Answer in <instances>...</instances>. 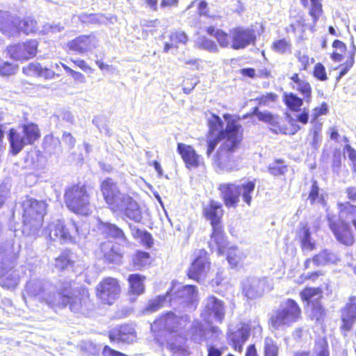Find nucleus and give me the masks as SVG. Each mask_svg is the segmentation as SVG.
Wrapping results in <instances>:
<instances>
[{
	"label": "nucleus",
	"instance_id": "1",
	"mask_svg": "<svg viewBox=\"0 0 356 356\" xmlns=\"http://www.w3.org/2000/svg\"><path fill=\"white\" fill-rule=\"evenodd\" d=\"M229 114H225L227 120L226 127L221 118L212 114L208 119L209 131L207 136V155L209 156L220 141L224 140L214 156L215 164L224 170H232L236 167L235 161L232 154L238 147L243 139L242 127L235 121L230 120Z\"/></svg>",
	"mask_w": 356,
	"mask_h": 356
},
{
	"label": "nucleus",
	"instance_id": "2",
	"mask_svg": "<svg viewBox=\"0 0 356 356\" xmlns=\"http://www.w3.org/2000/svg\"><path fill=\"white\" fill-rule=\"evenodd\" d=\"M104 198L114 212H120L129 219L139 222L142 213L138 203L128 194L121 193L117 184L111 178L105 179L101 185Z\"/></svg>",
	"mask_w": 356,
	"mask_h": 356
},
{
	"label": "nucleus",
	"instance_id": "3",
	"mask_svg": "<svg viewBox=\"0 0 356 356\" xmlns=\"http://www.w3.org/2000/svg\"><path fill=\"white\" fill-rule=\"evenodd\" d=\"M49 302L51 305V309L56 312L69 306L74 313H81L90 302L89 293L85 288L75 289L71 282L65 281L60 282L58 286L56 299Z\"/></svg>",
	"mask_w": 356,
	"mask_h": 356
},
{
	"label": "nucleus",
	"instance_id": "4",
	"mask_svg": "<svg viewBox=\"0 0 356 356\" xmlns=\"http://www.w3.org/2000/svg\"><path fill=\"white\" fill-rule=\"evenodd\" d=\"M339 207L340 209L339 224H337V219L334 215L327 213L330 227L339 242L346 245H351L354 242V236L346 220L349 215L356 213V207L348 202L339 204Z\"/></svg>",
	"mask_w": 356,
	"mask_h": 356
},
{
	"label": "nucleus",
	"instance_id": "5",
	"mask_svg": "<svg viewBox=\"0 0 356 356\" xmlns=\"http://www.w3.org/2000/svg\"><path fill=\"white\" fill-rule=\"evenodd\" d=\"M23 209V232L36 235L43 222L46 204L32 198H26L22 204Z\"/></svg>",
	"mask_w": 356,
	"mask_h": 356
},
{
	"label": "nucleus",
	"instance_id": "6",
	"mask_svg": "<svg viewBox=\"0 0 356 356\" xmlns=\"http://www.w3.org/2000/svg\"><path fill=\"white\" fill-rule=\"evenodd\" d=\"M301 318V309L293 299L283 301L280 307L272 314L270 322L272 328L284 330L298 322Z\"/></svg>",
	"mask_w": 356,
	"mask_h": 356
},
{
	"label": "nucleus",
	"instance_id": "7",
	"mask_svg": "<svg viewBox=\"0 0 356 356\" xmlns=\"http://www.w3.org/2000/svg\"><path fill=\"white\" fill-rule=\"evenodd\" d=\"M65 202L67 208L76 214L87 216L92 212L93 207L84 185L77 184L67 188Z\"/></svg>",
	"mask_w": 356,
	"mask_h": 356
},
{
	"label": "nucleus",
	"instance_id": "8",
	"mask_svg": "<svg viewBox=\"0 0 356 356\" xmlns=\"http://www.w3.org/2000/svg\"><path fill=\"white\" fill-rule=\"evenodd\" d=\"M47 231L52 241L76 243L81 237H86V233L79 230L74 220H70L67 224L61 220H54L49 225Z\"/></svg>",
	"mask_w": 356,
	"mask_h": 356
},
{
	"label": "nucleus",
	"instance_id": "9",
	"mask_svg": "<svg viewBox=\"0 0 356 356\" xmlns=\"http://www.w3.org/2000/svg\"><path fill=\"white\" fill-rule=\"evenodd\" d=\"M188 320L186 315L179 317L172 312H169L157 318L151 325V330L155 339L160 341V337L165 335V332H178L185 327Z\"/></svg>",
	"mask_w": 356,
	"mask_h": 356
},
{
	"label": "nucleus",
	"instance_id": "10",
	"mask_svg": "<svg viewBox=\"0 0 356 356\" xmlns=\"http://www.w3.org/2000/svg\"><path fill=\"white\" fill-rule=\"evenodd\" d=\"M58 289V286H55L48 281L33 280L27 282L23 298L26 302L25 296L27 295L41 302H44L51 308L49 301L56 299Z\"/></svg>",
	"mask_w": 356,
	"mask_h": 356
},
{
	"label": "nucleus",
	"instance_id": "11",
	"mask_svg": "<svg viewBox=\"0 0 356 356\" xmlns=\"http://www.w3.org/2000/svg\"><path fill=\"white\" fill-rule=\"evenodd\" d=\"M197 291L193 285H183L181 283L173 282L172 287L168 291L170 302H179L186 305L190 309H194V303L197 301Z\"/></svg>",
	"mask_w": 356,
	"mask_h": 356
},
{
	"label": "nucleus",
	"instance_id": "12",
	"mask_svg": "<svg viewBox=\"0 0 356 356\" xmlns=\"http://www.w3.org/2000/svg\"><path fill=\"white\" fill-rule=\"evenodd\" d=\"M202 317L208 323H222L225 316L226 307L220 299L209 296L203 302Z\"/></svg>",
	"mask_w": 356,
	"mask_h": 356
},
{
	"label": "nucleus",
	"instance_id": "13",
	"mask_svg": "<svg viewBox=\"0 0 356 356\" xmlns=\"http://www.w3.org/2000/svg\"><path fill=\"white\" fill-rule=\"evenodd\" d=\"M96 292L103 303L112 305L119 297L120 286L116 279L106 277L97 286Z\"/></svg>",
	"mask_w": 356,
	"mask_h": 356
},
{
	"label": "nucleus",
	"instance_id": "14",
	"mask_svg": "<svg viewBox=\"0 0 356 356\" xmlns=\"http://www.w3.org/2000/svg\"><path fill=\"white\" fill-rule=\"evenodd\" d=\"M14 261L0 253V285L8 289L15 288L19 283V275L14 270Z\"/></svg>",
	"mask_w": 356,
	"mask_h": 356
},
{
	"label": "nucleus",
	"instance_id": "15",
	"mask_svg": "<svg viewBox=\"0 0 356 356\" xmlns=\"http://www.w3.org/2000/svg\"><path fill=\"white\" fill-rule=\"evenodd\" d=\"M38 42L31 40L22 43L10 45L7 51L10 56L16 60L24 61L35 56Z\"/></svg>",
	"mask_w": 356,
	"mask_h": 356
},
{
	"label": "nucleus",
	"instance_id": "16",
	"mask_svg": "<svg viewBox=\"0 0 356 356\" xmlns=\"http://www.w3.org/2000/svg\"><path fill=\"white\" fill-rule=\"evenodd\" d=\"M243 293L248 299L261 297L265 292L271 290L272 286L266 279L246 278L242 283Z\"/></svg>",
	"mask_w": 356,
	"mask_h": 356
},
{
	"label": "nucleus",
	"instance_id": "17",
	"mask_svg": "<svg viewBox=\"0 0 356 356\" xmlns=\"http://www.w3.org/2000/svg\"><path fill=\"white\" fill-rule=\"evenodd\" d=\"M99 44V40L93 34L82 35L68 42L67 47L69 50L74 51L77 54H86L95 49Z\"/></svg>",
	"mask_w": 356,
	"mask_h": 356
},
{
	"label": "nucleus",
	"instance_id": "18",
	"mask_svg": "<svg viewBox=\"0 0 356 356\" xmlns=\"http://www.w3.org/2000/svg\"><path fill=\"white\" fill-rule=\"evenodd\" d=\"M229 38L232 40L231 48L241 49L253 43L256 35L254 31L252 29L237 27L229 31Z\"/></svg>",
	"mask_w": 356,
	"mask_h": 356
},
{
	"label": "nucleus",
	"instance_id": "19",
	"mask_svg": "<svg viewBox=\"0 0 356 356\" xmlns=\"http://www.w3.org/2000/svg\"><path fill=\"white\" fill-rule=\"evenodd\" d=\"M97 258L104 259L106 262L120 264L122 262L123 252L119 247L115 246L110 241H105L96 250Z\"/></svg>",
	"mask_w": 356,
	"mask_h": 356
},
{
	"label": "nucleus",
	"instance_id": "20",
	"mask_svg": "<svg viewBox=\"0 0 356 356\" xmlns=\"http://www.w3.org/2000/svg\"><path fill=\"white\" fill-rule=\"evenodd\" d=\"M210 269V261L205 251H200L188 270V276L197 282L203 280Z\"/></svg>",
	"mask_w": 356,
	"mask_h": 356
},
{
	"label": "nucleus",
	"instance_id": "21",
	"mask_svg": "<svg viewBox=\"0 0 356 356\" xmlns=\"http://www.w3.org/2000/svg\"><path fill=\"white\" fill-rule=\"evenodd\" d=\"M342 321L341 328L350 330L356 322V296H350L343 308L341 310Z\"/></svg>",
	"mask_w": 356,
	"mask_h": 356
},
{
	"label": "nucleus",
	"instance_id": "22",
	"mask_svg": "<svg viewBox=\"0 0 356 356\" xmlns=\"http://www.w3.org/2000/svg\"><path fill=\"white\" fill-rule=\"evenodd\" d=\"M213 228L209 246L212 252H216L218 255H222L227 250L228 242L225 238L222 226Z\"/></svg>",
	"mask_w": 356,
	"mask_h": 356
},
{
	"label": "nucleus",
	"instance_id": "23",
	"mask_svg": "<svg viewBox=\"0 0 356 356\" xmlns=\"http://www.w3.org/2000/svg\"><path fill=\"white\" fill-rule=\"evenodd\" d=\"M177 151L188 168H197L202 162L201 156L191 145L178 143Z\"/></svg>",
	"mask_w": 356,
	"mask_h": 356
},
{
	"label": "nucleus",
	"instance_id": "24",
	"mask_svg": "<svg viewBox=\"0 0 356 356\" xmlns=\"http://www.w3.org/2000/svg\"><path fill=\"white\" fill-rule=\"evenodd\" d=\"M225 206L235 208L239 202V188L234 184H222L219 186Z\"/></svg>",
	"mask_w": 356,
	"mask_h": 356
},
{
	"label": "nucleus",
	"instance_id": "25",
	"mask_svg": "<svg viewBox=\"0 0 356 356\" xmlns=\"http://www.w3.org/2000/svg\"><path fill=\"white\" fill-rule=\"evenodd\" d=\"M204 216L211 222L212 227H220V219L223 215L222 204L216 201L211 200L204 207Z\"/></svg>",
	"mask_w": 356,
	"mask_h": 356
},
{
	"label": "nucleus",
	"instance_id": "26",
	"mask_svg": "<svg viewBox=\"0 0 356 356\" xmlns=\"http://www.w3.org/2000/svg\"><path fill=\"white\" fill-rule=\"evenodd\" d=\"M109 338L111 341H122L129 343L136 340V335L134 329L131 326L124 325L118 329L112 330Z\"/></svg>",
	"mask_w": 356,
	"mask_h": 356
},
{
	"label": "nucleus",
	"instance_id": "27",
	"mask_svg": "<svg viewBox=\"0 0 356 356\" xmlns=\"http://www.w3.org/2000/svg\"><path fill=\"white\" fill-rule=\"evenodd\" d=\"M253 114L255 115L260 121L268 123L270 125V130L277 134H286V128L280 126V118L277 115H272L270 112L259 111L257 108H255Z\"/></svg>",
	"mask_w": 356,
	"mask_h": 356
},
{
	"label": "nucleus",
	"instance_id": "28",
	"mask_svg": "<svg viewBox=\"0 0 356 356\" xmlns=\"http://www.w3.org/2000/svg\"><path fill=\"white\" fill-rule=\"evenodd\" d=\"M249 337V329L243 325H240L236 330L229 331V339L232 343V347L235 351L241 353L243 345Z\"/></svg>",
	"mask_w": 356,
	"mask_h": 356
},
{
	"label": "nucleus",
	"instance_id": "29",
	"mask_svg": "<svg viewBox=\"0 0 356 356\" xmlns=\"http://www.w3.org/2000/svg\"><path fill=\"white\" fill-rule=\"evenodd\" d=\"M170 42L164 44L163 51L168 53L171 49H178L179 44L186 45L188 41V35L181 30L172 31L169 35Z\"/></svg>",
	"mask_w": 356,
	"mask_h": 356
},
{
	"label": "nucleus",
	"instance_id": "30",
	"mask_svg": "<svg viewBox=\"0 0 356 356\" xmlns=\"http://www.w3.org/2000/svg\"><path fill=\"white\" fill-rule=\"evenodd\" d=\"M248 254L247 250L236 246H231L227 250V260L232 268L236 267L243 262Z\"/></svg>",
	"mask_w": 356,
	"mask_h": 356
},
{
	"label": "nucleus",
	"instance_id": "31",
	"mask_svg": "<svg viewBox=\"0 0 356 356\" xmlns=\"http://www.w3.org/2000/svg\"><path fill=\"white\" fill-rule=\"evenodd\" d=\"M298 237L300 241L301 248L305 253L312 252L316 248V241L312 237L309 228L303 226L298 232Z\"/></svg>",
	"mask_w": 356,
	"mask_h": 356
},
{
	"label": "nucleus",
	"instance_id": "32",
	"mask_svg": "<svg viewBox=\"0 0 356 356\" xmlns=\"http://www.w3.org/2000/svg\"><path fill=\"white\" fill-rule=\"evenodd\" d=\"M9 141L10 143L11 152L13 154H17L26 145H29L26 142L22 132H17L14 129H10L9 133Z\"/></svg>",
	"mask_w": 356,
	"mask_h": 356
},
{
	"label": "nucleus",
	"instance_id": "33",
	"mask_svg": "<svg viewBox=\"0 0 356 356\" xmlns=\"http://www.w3.org/2000/svg\"><path fill=\"white\" fill-rule=\"evenodd\" d=\"M145 277L139 274H131L129 276V292L136 296H139L144 292V281Z\"/></svg>",
	"mask_w": 356,
	"mask_h": 356
},
{
	"label": "nucleus",
	"instance_id": "34",
	"mask_svg": "<svg viewBox=\"0 0 356 356\" xmlns=\"http://www.w3.org/2000/svg\"><path fill=\"white\" fill-rule=\"evenodd\" d=\"M99 229L104 234H106L107 236L118 239L121 241H125V236L123 232V231L117 227L114 224L111 223H101L99 225Z\"/></svg>",
	"mask_w": 356,
	"mask_h": 356
},
{
	"label": "nucleus",
	"instance_id": "35",
	"mask_svg": "<svg viewBox=\"0 0 356 356\" xmlns=\"http://www.w3.org/2000/svg\"><path fill=\"white\" fill-rule=\"evenodd\" d=\"M207 33L213 35L221 47H231L232 40L229 34H227L222 30L216 29L213 26H209L207 30Z\"/></svg>",
	"mask_w": 356,
	"mask_h": 356
},
{
	"label": "nucleus",
	"instance_id": "36",
	"mask_svg": "<svg viewBox=\"0 0 356 356\" xmlns=\"http://www.w3.org/2000/svg\"><path fill=\"white\" fill-rule=\"evenodd\" d=\"M337 255L327 250H325L312 258L313 263L317 266L334 264L338 261Z\"/></svg>",
	"mask_w": 356,
	"mask_h": 356
},
{
	"label": "nucleus",
	"instance_id": "37",
	"mask_svg": "<svg viewBox=\"0 0 356 356\" xmlns=\"http://www.w3.org/2000/svg\"><path fill=\"white\" fill-rule=\"evenodd\" d=\"M22 132L29 145H32L40 137L39 129L33 123L24 125Z\"/></svg>",
	"mask_w": 356,
	"mask_h": 356
},
{
	"label": "nucleus",
	"instance_id": "38",
	"mask_svg": "<svg viewBox=\"0 0 356 356\" xmlns=\"http://www.w3.org/2000/svg\"><path fill=\"white\" fill-rule=\"evenodd\" d=\"M190 335L195 342L200 343L207 339L206 330L202 324L196 321H193L191 327Z\"/></svg>",
	"mask_w": 356,
	"mask_h": 356
},
{
	"label": "nucleus",
	"instance_id": "39",
	"mask_svg": "<svg viewBox=\"0 0 356 356\" xmlns=\"http://www.w3.org/2000/svg\"><path fill=\"white\" fill-rule=\"evenodd\" d=\"M239 188V195H241L243 200L250 206L252 202V195L255 188L254 181H247L237 185Z\"/></svg>",
	"mask_w": 356,
	"mask_h": 356
},
{
	"label": "nucleus",
	"instance_id": "40",
	"mask_svg": "<svg viewBox=\"0 0 356 356\" xmlns=\"http://www.w3.org/2000/svg\"><path fill=\"white\" fill-rule=\"evenodd\" d=\"M356 54V46L352 42L350 49L348 50V60L340 65V72L339 78H341L350 70L355 63V56Z\"/></svg>",
	"mask_w": 356,
	"mask_h": 356
},
{
	"label": "nucleus",
	"instance_id": "41",
	"mask_svg": "<svg viewBox=\"0 0 356 356\" xmlns=\"http://www.w3.org/2000/svg\"><path fill=\"white\" fill-rule=\"evenodd\" d=\"M304 99L298 97L296 95L290 92L285 93L284 102L289 108L293 111H298L303 104Z\"/></svg>",
	"mask_w": 356,
	"mask_h": 356
},
{
	"label": "nucleus",
	"instance_id": "42",
	"mask_svg": "<svg viewBox=\"0 0 356 356\" xmlns=\"http://www.w3.org/2000/svg\"><path fill=\"white\" fill-rule=\"evenodd\" d=\"M23 72L27 76H46V73H51L47 69H42L37 63H32L23 67Z\"/></svg>",
	"mask_w": 356,
	"mask_h": 356
},
{
	"label": "nucleus",
	"instance_id": "43",
	"mask_svg": "<svg viewBox=\"0 0 356 356\" xmlns=\"http://www.w3.org/2000/svg\"><path fill=\"white\" fill-rule=\"evenodd\" d=\"M321 296V290L318 288H306L300 293V297L302 301H305L309 305L311 301L318 300Z\"/></svg>",
	"mask_w": 356,
	"mask_h": 356
},
{
	"label": "nucleus",
	"instance_id": "44",
	"mask_svg": "<svg viewBox=\"0 0 356 356\" xmlns=\"http://www.w3.org/2000/svg\"><path fill=\"white\" fill-rule=\"evenodd\" d=\"M151 262L149 254L145 252L138 251L134 258V266L136 270L148 266Z\"/></svg>",
	"mask_w": 356,
	"mask_h": 356
},
{
	"label": "nucleus",
	"instance_id": "45",
	"mask_svg": "<svg viewBox=\"0 0 356 356\" xmlns=\"http://www.w3.org/2000/svg\"><path fill=\"white\" fill-rule=\"evenodd\" d=\"M271 47L274 51L281 54L291 53V43L286 39L274 41Z\"/></svg>",
	"mask_w": 356,
	"mask_h": 356
},
{
	"label": "nucleus",
	"instance_id": "46",
	"mask_svg": "<svg viewBox=\"0 0 356 356\" xmlns=\"http://www.w3.org/2000/svg\"><path fill=\"white\" fill-rule=\"evenodd\" d=\"M293 89L298 90L303 97L304 100L307 103H309L312 100V88L310 84L305 79L296 86H293Z\"/></svg>",
	"mask_w": 356,
	"mask_h": 356
},
{
	"label": "nucleus",
	"instance_id": "47",
	"mask_svg": "<svg viewBox=\"0 0 356 356\" xmlns=\"http://www.w3.org/2000/svg\"><path fill=\"white\" fill-rule=\"evenodd\" d=\"M313 353L314 356H330L328 346L325 339H320L316 341Z\"/></svg>",
	"mask_w": 356,
	"mask_h": 356
},
{
	"label": "nucleus",
	"instance_id": "48",
	"mask_svg": "<svg viewBox=\"0 0 356 356\" xmlns=\"http://www.w3.org/2000/svg\"><path fill=\"white\" fill-rule=\"evenodd\" d=\"M321 1L322 0H310L311 8L309 14L313 18L314 24L318 20L323 13Z\"/></svg>",
	"mask_w": 356,
	"mask_h": 356
},
{
	"label": "nucleus",
	"instance_id": "49",
	"mask_svg": "<svg viewBox=\"0 0 356 356\" xmlns=\"http://www.w3.org/2000/svg\"><path fill=\"white\" fill-rule=\"evenodd\" d=\"M168 298H169V296H168L167 293L165 296H159L156 299L149 301L147 306L146 307V312H153L158 310L159 308L164 305V303L167 301Z\"/></svg>",
	"mask_w": 356,
	"mask_h": 356
},
{
	"label": "nucleus",
	"instance_id": "50",
	"mask_svg": "<svg viewBox=\"0 0 356 356\" xmlns=\"http://www.w3.org/2000/svg\"><path fill=\"white\" fill-rule=\"evenodd\" d=\"M309 316L312 320L320 321L324 315V309L318 302H312Z\"/></svg>",
	"mask_w": 356,
	"mask_h": 356
},
{
	"label": "nucleus",
	"instance_id": "51",
	"mask_svg": "<svg viewBox=\"0 0 356 356\" xmlns=\"http://www.w3.org/2000/svg\"><path fill=\"white\" fill-rule=\"evenodd\" d=\"M279 348L277 343L270 338L264 341V356H278Z\"/></svg>",
	"mask_w": 356,
	"mask_h": 356
},
{
	"label": "nucleus",
	"instance_id": "52",
	"mask_svg": "<svg viewBox=\"0 0 356 356\" xmlns=\"http://www.w3.org/2000/svg\"><path fill=\"white\" fill-rule=\"evenodd\" d=\"M197 43L200 47L210 52L216 53L218 51L216 44L205 37L198 38Z\"/></svg>",
	"mask_w": 356,
	"mask_h": 356
},
{
	"label": "nucleus",
	"instance_id": "53",
	"mask_svg": "<svg viewBox=\"0 0 356 356\" xmlns=\"http://www.w3.org/2000/svg\"><path fill=\"white\" fill-rule=\"evenodd\" d=\"M268 171L273 176L283 175L286 172L287 167L283 165L282 161L277 160L268 166Z\"/></svg>",
	"mask_w": 356,
	"mask_h": 356
},
{
	"label": "nucleus",
	"instance_id": "54",
	"mask_svg": "<svg viewBox=\"0 0 356 356\" xmlns=\"http://www.w3.org/2000/svg\"><path fill=\"white\" fill-rule=\"evenodd\" d=\"M308 200L310 201L311 204L316 202L321 203L323 202V197L319 195V188L316 181H314L312 186Z\"/></svg>",
	"mask_w": 356,
	"mask_h": 356
},
{
	"label": "nucleus",
	"instance_id": "55",
	"mask_svg": "<svg viewBox=\"0 0 356 356\" xmlns=\"http://www.w3.org/2000/svg\"><path fill=\"white\" fill-rule=\"evenodd\" d=\"M16 71V66L9 62L0 63V74L1 76H9L13 74Z\"/></svg>",
	"mask_w": 356,
	"mask_h": 356
},
{
	"label": "nucleus",
	"instance_id": "56",
	"mask_svg": "<svg viewBox=\"0 0 356 356\" xmlns=\"http://www.w3.org/2000/svg\"><path fill=\"white\" fill-rule=\"evenodd\" d=\"M298 61L301 64V67L304 70H307L310 63H314V58H310L307 54H301L298 51L296 54Z\"/></svg>",
	"mask_w": 356,
	"mask_h": 356
},
{
	"label": "nucleus",
	"instance_id": "57",
	"mask_svg": "<svg viewBox=\"0 0 356 356\" xmlns=\"http://www.w3.org/2000/svg\"><path fill=\"white\" fill-rule=\"evenodd\" d=\"M314 75L316 79H319L320 81H325L327 79L325 72V69L324 66L320 63H317L315 65Z\"/></svg>",
	"mask_w": 356,
	"mask_h": 356
},
{
	"label": "nucleus",
	"instance_id": "58",
	"mask_svg": "<svg viewBox=\"0 0 356 356\" xmlns=\"http://www.w3.org/2000/svg\"><path fill=\"white\" fill-rule=\"evenodd\" d=\"M277 95L274 93H268L262 95L259 99V105L269 106L271 103L275 102L277 100Z\"/></svg>",
	"mask_w": 356,
	"mask_h": 356
},
{
	"label": "nucleus",
	"instance_id": "59",
	"mask_svg": "<svg viewBox=\"0 0 356 356\" xmlns=\"http://www.w3.org/2000/svg\"><path fill=\"white\" fill-rule=\"evenodd\" d=\"M328 112V107L325 102H323L320 107L315 108L312 113L313 120H316L319 116L326 115Z\"/></svg>",
	"mask_w": 356,
	"mask_h": 356
},
{
	"label": "nucleus",
	"instance_id": "60",
	"mask_svg": "<svg viewBox=\"0 0 356 356\" xmlns=\"http://www.w3.org/2000/svg\"><path fill=\"white\" fill-rule=\"evenodd\" d=\"M70 264V261L67 256L62 254L56 259L55 266L60 270L65 269Z\"/></svg>",
	"mask_w": 356,
	"mask_h": 356
},
{
	"label": "nucleus",
	"instance_id": "61",
	"mask_svg": "<svg viewBox=\"0 0 356 356\" xmlns=\"http://www.w3.org/2000/svg\"><path fill=\"white\" fill-rule=\"evenodd\" d=\"M63 29V27L60 25L46 24L43 26L42 31L45 34H48L49 33H58Z\"/></svg>",
	"mask_w": 356,
	"mask_h": 356
},
{
	"label": "nucleus",
	"instance_id": "62",
	"mask_svg": "<svg viewBox=\"0 0 356 356\" xmlns=\"http://www.w3.org/2000/svg\"><path fill=\"white\" fill-rule=\"evenodd\" d=\"M193 6H197L198 9L199 14L200 15H207V4L204 1H195L192 2L190 5L189 8Z\"/></svg>",
	"mask_w": 356,
	"mask_h": 356
},
{
	"label": "nucleus",
	"instance_id": "63",
	"mask_svg": "<svg viewBox=\"0 0 356 356\" xmlns=\"http://www.w3.org/2000/svg\"><path fill=\"white\" fill-rule=\"evenodd\" d=\"M345 153L348 155V158L353 162V164L356 163V151L353 148H352L350 145H346Z\"/></svg>",
	"mask_w": 356,
	"mask_h": 356
},
{
	"label": "nucleus",
	"instance_id": "64",
	"mask_svg": "<svg viewBox=\"0 0 356 356\" xmlns=\"http://www.w3.org/2000/svg\"><path fill=\"white\" fill-rule=\"evenodd\" d=\"M103 354L105 356H127L126 355L122 353L111 349L107 346L104 347L103 350Z\"/></svg>",
	"mask_w": 356,
	"mask_h": 356
}]
</instances>
